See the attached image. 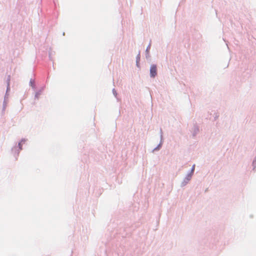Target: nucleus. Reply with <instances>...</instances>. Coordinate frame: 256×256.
I'll list each match as a JSON object with an SVG mask.
<instances>
[{
	"mask_svg": "<svg viewBox=\"0 0 256 256\" xmlns=\"http://www.w3.org/2000/svg\"><path fill=\"white\" fill-rule=\"evenodd\" d=\"M194 165L193 166V167L192 168V170H194Z\"/></svg>",
	"mask_w": 256,
	"mask_h": 256,
	"instance_id": "f03ea898",
	"label": "nucleus"
},
{
	"mask_svg": "<svg viewBox=\"0 0 256 256\" xmlns=\"http://www.w3.org/2000/svg\"><path fill=\"white\" fill-rule=\"evenodd\" d=\"M156 67L154 65L152 66L150 70V76L152 77H154L156 75Z\"/></svg>",
	"mask_w": 256,
	"mask_h": 256,
	"instance_id": "f257e3e1",
	"label": "nucleus"
}]
</instances>
